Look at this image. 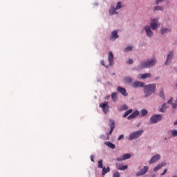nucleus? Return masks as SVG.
Here are the masks:
<instances>
[{"mask_svg": "<svg viewBox=\"0 0 177 177\" xmlns=\"http://www.w3.org/2000/svg\"><path fill=\"white\" fill-rule=\"evenodd\" d=\"M145 30L147 37L151 38V37H153V31H151V28H150V26H145Z\"/></svg>", "mask_w": 177, "mask_h": 177, "instance_id": "obj_10", "label": "nucleus"}, {"mask_svg": "<svg viewBox=\"0 0 177 177\" xmlns=\"http://www.w3.org/2000/svg\"><path fill=\"white\" fill-rule=\"evenodd\" d=\"M111 98H112V100H113V102H117V99H118V97H117V93H113L111 94Z\"/></svg>", "mask_w": 177, "mask_h": 177, "instance_id": "obj_28", "label": "nucleus"}, {"mask_svg": "<svg viewBox=\"0 0 177 177\" xmlns=\"http://www.w3.org/2000/svg\"><path fill=\"white\" fill-rule=\"evenodd\" d=\"M162 118L160 116V115H155L150 118V122L151 124H157L158 121H161Z\"/></svg>", "mask_w": 177, "mask_h": 177, "instance_id": "obj_3", "label": "nucleus"}, {"mask_svg": "<svg viewBox=\"0 0 177 177\" xmlns=\"http://www.w3.org/2000/svg\"><path fill=\"white\" fill-rule=\"evenodd\" d=\"M100 107L102 109V111L105 114H107V113H109V102L100 104Z\"/></svg>", "mask_w": 177, "mask_h": 177, "instance_id": "obj_4", "label": "nucleus"}, {"mask_svg": "<svg viewBox=\"0 0 177 177\" xmlns=\"http://www.w3.org/2000/svg\"><path fill=\"white\" fill-rule=\"evenodd\" d=\"M98 168H102L103 169V160H100L98 161Z\"/></svg>", "mask_w": 177, "mask_h": 177, "instance_id": "obj_33", "label": "nucleus"}, {"mask_svg": "<svg viewBox=\"0 0 177 177\" xmlns=\"http://www.w3.org/2000/svg\"><path fill=\"white\" fill-rule=\"evenodd\" d=\"M174 100V98L171 97L168 101L167 103L169 104H172V101Z\"/></svg>", "mask_w": 177, "mask_h": 177, "instance_id": "obj_40", "label": "nucleus"}, {"mask_svg": "<svg viewBox=\"0 0 177 177\" xmlns=\"http://www.w3.org/2000/svg\"><path fill=\"white\" fill-rule=\"evenodd\" d=\"M122 8V3L121 1L118 2L117 6H116V9L118 10V9H121Z\"/></svg>", "mask_w": 177, "mask_h": 177, "instance_id": "obj_32", "label": "nucleus"}, {"mask_svg": "<svg viewBox=\"0 0 177 177\" xmlns=\"http://www.w3.org/2000/svg\"><path fill=\"white\" fill-rule=\"evenodd\" d=\"M165 140H167V138H165Z\"/></svg>", "mask_w": 177, "mask_h": 177, "instance_id": "obj_51", "label": "nucleus"}, {"mask_svg": "<svg viewBox=\"0 0 177 177\" xmlns=\"http://www.w3.org/2000/svg\"><path fill=\"white\" fill-rule=\"evenodd\" d=\"M113 177H120V172L115 171V172L113 174Z\"/></svg>", "mask_w": 177, "mask_h": 177, "instance_id": "obj_37", "label": "nucleus"}, {"mask_svg": "<svg viewBox=\"0 0 177 177\" xmlns=\"http://www.w3.org/2000/svg\"><path fill=\"white\" fill-rule=\"evenodd\" d=\"M118 89H124V88L119 86L118 87Z\"/></svg>", "mask_w": 177, "mask_h": 177, "instance_id": "obj_50", "label": "nucleus"}, {"mask_svg": "<svg viewBox=\"0 0 177 177\" xmlns=\"http://www.w3.org/2000/svg\"><path fill=\"white\" fill-rule=\"evenodd\" d=\"M165 165H167V162H162L160 164L158 165L157 167L154 168L155 172L161 169L162 167H165Z\"/></svg>", "mask_w": 177, "mask_h": 177, "instance_id": "obj_16", "label": "nucleus"}, {"mask_svg": "<svg viewBox=\"0 0 177 177\" xmlns=\"http://www.w3.org/2000/svg\"><path fill=\"white\" fill-rule=\"evenodd\" d=\"M118 91L122 95H123V96H128V93H127L126 89H119Z\"/></svg>", "mask_w": 177, "mask_h": 177, "instance_id": "obj_25", "label": "nucleus"}, {"mask_svg": "<svg viewBox=\"0 0 177 177\" xmlns=\"http://www.w3.org/2000/svg\"><path fill=\"white\" fill-rule=\"evenodd\" d=\"M168 169H165L163 172L161 174L162 176H164V175H165V174H167Z\"/></svg>", "mask_w": 177, "mask_h": 177, "instance_id": "obj_44", "label": "nucleus"}, {"mask_svg": "<svg viewBox=\"0 0 177 177\" xmlns=\"http://www.w3.org/2000/svg\"><path fill=\"white\" fill-rule=\"evenodd\" d=\"M104 145H106V146H108V147H109L110 149H115V145L111 142H105Z\"/></svg>", "mask_w": 177, "mask_h": 177, "instance_id": "obj_19", "label": "nucleus"}, {"mask_svg": "<svg viewBox=\"0 0 177 177\" xmlns=\"http://www.w3.org/2000/svg\"><path fill=\"white\" fill-rule=\"evenodd\" d=\"M160 97H162L164 100H165V95H164V91H161L160 93Z\"/></svg>", "mask_w": 177, "mask_h": 177, "instance_id": "obj_36", "label": "nucleus"}, {"mask_svg": "<svg viewBox=\"0 0 177 177\" xmlns=\"http://www.w3.org/2000/svg\"><path fill=\"white\" fill-rule=\"evenodd\" d=\"M144 92H145V96L147 97V96H150V94L153 93V92H154V90L145 89Z\"/></svg>", "mask_w": 177, "mask_h": 177, "instance_id": "obj_18", "label": "nucleus"}, {"mask_svg": "<svg viewBox=\"0 0 177 177\" xmlns=\"http://www.w3.org/2000/svg\"><path fill=\"white\" fill-rule=\"evenodd\" d=\"M107 172H110V167H103L102 169V175H106V174H107Z\"/></svg>", "mask_w": 177, "mask_h": 177, "instance_id": "obj_21", "label": "nucleus"}, {"mask_svg": "<svg viewBox=\"0 0 177 177\" xmlns=\"http://www.w3.org/2000/svg\"><path fill=\"white\" fill-rule=\"evenodd\" d=\"M157 23H158V19H151V28L152 30H156L157 28V27H158V24Z\"/></svg>", "mask_w": 177, "mask_h": 177, "instance_id": "obj_6", "label": "nucleus"}, {"mask_svg": "<svg viewBox=\"0 0 177 177\" xmlns=\"http://www.w3.org/2000/svg\"><path fill=\"white\" fill-rule=\"evenodd\" d=\"M147 172H149V167L145 166L142 169L136 174V176H142V175H145Z\"/></svg>", "mask_w": 177, "mask_h": 177, "instance_id": "obj_5", "label": "nucleus"}, {"mask_svg": "<svg viewBox=\"0 0 177 177\" xmlns=\"http://www.w3.org/2000/svg\"><path fill=\"white\" fill-rule=\"evenodd\" d=\"M167 109V104H163L162 108L160 109V113H165Z\"/></svg>", "mask_w": 177, "mask_h": 177, "instance_id": "obj_30", "label": "nucleus"}, {"mask_svg": "<svg viewBox=\"0 0 177 177\" xmlns=\"http://www.w3.org/2000/svg\"><path fill=\"white\" fill-rule=\"evenodd\" d=\"M109 127L111 128V129L109 132V135H111V133H113V131H114L115 128V122H114L113 120H109Z\"/></svg>", "mask_w": 177, "mask_h": 177, "instance_id": "obj_7", "label": "nucleus"}, {"mask_svg": "<svg viewBox=\"0 0 177 177\" xmlns=\"http://www.w3.org/2000/svg\"><path fill=\"white\" fill-rule=\"evenodd\" d=\"M169 31H171V30H169L167 28H163L161 30V34H167V32H169Z\"/></svg>", "mask_w": 177, "mask_h": 177, "instance_id": "obj_27", "label": "nucleus"}, {"mask_svg": "<svg viewBox=\"0 0 177 177\" xmlns=\"http://www.w3.org/2000/svg\"><path fill=\"white\" fill-rule=\"evenodd\" d=\"M154 10H164V8H162L161 6H156L154 8Z\"/></svg>", "mask_w": 177, "mask_h": 177, "instance_id": "obj_35", "label": "nucleus"}, {"mask_svg": "<svg viewBox=\"0 0 177 177\" xmlns=\"http://www.w3.org/2000/svg\"><path fill=\"white\" fill-rule=\"evenodd\" d=\"M174 125H177V120L174 122Z\"/></svg>", "mask_w": 177, "mask_h": 177, "instance_id": "obj_49", "label": "nucleus"}, {"mask_svg": "<svg viewBox=\"0 0 177 177\" xmlns=\"http://www.w3.org/2000/svg\"><path fill=\"white\" fill-rule=\"evenodd\" d=\"M165 0H156V5H158L161 3L162 2H164Z\"/></svg>", "mask_w": 177, "mask_h": 177, "instance_id": "obj_41", "label": "nucleus"}, {"mask_svg": "<svg viewBox=\"0 0 177 177\" xmlns=\"http://www.w3.org/2000/svg\"><path fill=\"white\" fill-rule=\"evenodd\" d=\"M108 59L109 62V66H113V63H114V55L113 54V52H109Z\"/></svg>", "mask_w": 177, "mask_h": 177, "instance_id": "obj_11", "label": "nucleus"}, {"mask_svg": "<svg viewBox=\"0 0 177 177\" xmlns=\"http://www.w3.org/2000/svg\"><path fill=\"white\" fill-rule=\"evenodd\" d=\"M160 158L161 156H160V154H156L151 158L149 164H154V162H157V161H158V160H160Z\"/></svg>", "mask_w": 177, "mask_h": 177, "instance_id": "obj_9", "label": "nucleus"}, {"mask_svg": "<svg viewBox=\"0 0 177 177\" xmlns=\"http://www.w3.org/2000/svg\"><path fill=\"white\" fill-rule=\"evenodd\" d=\"M127 64H132V63H133V60L130 59L127 62Z\"/></svg>", "mask_w": 177, "mask_h": 177, "instance_id": "obj_43", "label": "nucleus"}, {"mask_svg": "<svg viewBox=\"0 0 177 177\" xmlns=\"http://www.w3.org/2000/svg\"><path fill=\"white\" fill-rule=\"evenodd\" d=\"M172 57H174V51L170 52L168 55L166 62H165V64H168L169 63L170 60H172Z\"/></svg>", "mask_w": 177, "mask_h": 177, "instance_id": "obj_14", "label": "nucleus"}, {"mask_svg": "<svg viewBox=\"0 0 177 177\" xmlns=\"http://www.w3.org/2000/svg\"><path fill=\"white\" fill-rule=\"evenodd\" d=\"M100 64H102V66H105L104 65V61H103V60H102L101 62H100Z\"/></svg>", "mask_w": 177, "mask_h": 177, "instance_id": "obj_48", "label": "nucleus"}, {"mask_svg": "<svg viewBox=\"0 0 177 177\" xmlns=\"http://www.w3.org/2000/svg\"><path fill=\"white\" fill-rule=\"evenodd\" d=\"M115 10H117V8L115 7H111V8L109 10V13L111 15H115V13L117 14V12H115Z\"/></svg>", "mask_w": 177, "mask_h": 177, "instance_id": "obj_22", "label": "nucleus"}, {"mask_svg": "<svg viewBox=\"0 0 177 177\" xmlns=\"http://www.w3.org/2000/svg\"><path fill=\"white\" fill-rule=\"evenodd\" d=\"M139 115V111H135L130 115L128 116V120H132V118H136Z\"/></svg>", "mask_w": 177, "mask_h": 177, "instance_id": "obj_13", "label": "nucleus"}, {"mask_svg": "<svg viewBox=\"0 0 177 177\" xmlns=\"http://www.w3.org/2000/svg\"><path fill=\"white\" fill-rule=\"evenodd\" d=\"M171 133L172 136H174V138L176 137V136H177V130H172L171 131Z\"/></svg>", "mask_w": 177, "mask_h": 177, "instance_id": "obj_34", "label": "nucleus"}, {"mask_svg": "<svg viewBox=\"0 0 177 177\" xmlns=\"http://www.w3.org/2000/svg\"><path fill=\"white\" fill-rule=\"evenodd\" d=\"M143 133V130H139L135 132H133L130 134L129 140H133V139H138V138H140L142 134Z\"/></svg>", "mask_w": 177, "mask_h": 177, "instance_id": "obj_2", "label": "nucleus"}, {"mask_svg": "<svg viewBox=\"0 0 177 177\" xmlns=\"http://www.w3.org/2000/svg\"><path fill=\"white\" fill-rule=\"evenodd\" d=\"M116 161H124L123 156H121L120 158H117Z\"/></svg>", "mask_w": 177, "mask_h": 177, "instance_id": "obj_39", "label": "nucleus"}, {"mask_svg": "<svg viewBox=\"0 0 177 177\" xmlns=\"http://www.w3.org/2000/svg\"><path fill=\"white\" fill-rule=\"evenodd\" d=\"M122 110H128V106L127 105H123L122 106Z\"/></svg>", "mask_w": 177, "mask_h": 177, "instance_id": "obj_46", "label": "nucleus"}, {"mask_svg": "<svg viewBox=\"0 0 177 177\" xmlns=\"http://www.w3.org/2000/svg\"><path fill=\"white\" fill-rule=\"evenodd\" d=\"M122 139H124V135H120V136H119V138H118V140H122Z\"/></svg>", "mask_w": 177, "mask_h": 177, "instance_id": "obj_47", "label": "nucleus"}, {"mask_svg": "<svg viewBox=\"0 0 177 177\" xmlns=\"http://www.w3.org/2000/svg\"><path fill=\"white\" fill-rule=\"evenodd\" d=\"M177 107V102L172 104V109H176Z\"/></svg>", "mask_w": 177, "mask_h": 177, "instance_id": "obj_45", "label": "nucleus"}, {"mask_svg": "<svg viewBox=\"0 0 177 177\" xmlns=\"http://www.w3.org/2000/svg\"><path fill=\"white\" fill-rule=\"evenodd\" d=\"M124 82H125V84H132V78H131L130 77H126L123 79Z\"/></svg>", "mask_w": 177, "mask_h": 177, "instance_id": "obj_20", "label": "nucleus"}, {"mask_svg": "<svg viewBox=\"0 0 177 177\" xmlns=\"http://www.w3.org/2000/svg\"><path fill=\"white\" fill-rule=\"evenodd\" d=\"M90 158H91L92 162H95V159H94V158H95V156L91 155V157H90Z\"/></svg>", "mask_w": 177, "mask_h": 177, "instance_id": "obj_42", "label": "nucleus"}, {"mask_svg": "<svg viewBox=\"0 0 177 177\" xmlns=\"http://www.w3.org/2000/svg\"><path fill=\"white\" fill-rule=\"evenodd\" d=\"M124 160H128L129 158H131V154L125 153L122 156Z\"/></svg>", "mask_w": 177, "mask_h": 177, "instance_id": "obj_31", "label": "nucleus"}, {"mask_svg": "<svg viewBox=\"0 0 177 177\" xmlns=\"http://www.w3.org/2000/svg\"><path fill=\"white\" fill-rule=\"evenodd\" d=\"M145 89H156V84H151L146 86Z\"/></svg>", "mask_w": 177, "mask_h": 177, "instance_id": "obj_23", "label": "nucleus"}, {"mask_svg": "<svg viewBox=\"0 0 177 177\" xmlns=\"http://www.w3.org/2000/svg\"><path fill=\"white\" fill-rule=\"evenodd\" d=\"M156 64V60L152 59L149 61L142 62L140 64V68H147L149 67H153Z\"/></svg>", "mask_w": 177, "mask_h": 177, "instance_id": "obj_1", "label": "nucleus"}, {"mask_svg": "<svg viewBox=\"0 0 177 177\" xmlns=\"http://www.w3.org/2000/svg\"><path fill=\"white\" fill-rule=\"evenodd\" d=\"M100 138V139H102V140H109V139H110V137L108 136V134L106 136L101 135Z\"/></svg>", "mask_w": 177, "mask_h": 177, "instance_id": "obj_26", "label": "nucleus"}, {"mask_svg": "<svg viewBox=\"0 0 177 177\" xmlns=\"http://www.w3.org/2000/svg\"><path fill=\"white\" fill-rule=\"evenodd\" d=\"M131 50H132V46H129L125 48L126 52H129Z\"/></svg>", "mask_w": 177, "mask_h": 177, "instance_id": "obj_38", "label": "nucleus"}, {"mask_svg": "<svg viewBox=\"0 0 177 177\" xmlns=\"http://www.w3.org/2000/svg\"><path fill=\"white\" fill-rule=\"evenodd\" d=\"M117 169L120 171H125V169H128V165H123L120 163H116Z\"/></svg>", "mask_w": 177, "mask_h": 177, "instance_id": "obj_12", "label": "nucleus"}, {"mask_svg": "<svg viewBox=\"0 0 177 177\" xmlns=\"http://www.w3.org/2000/svg\"><path fill=\"white\" fill-rule=\"evenodd\" d=\"M133 88H145V83L136 81L132 84Z\"/></svg>", "mask_w": 177, "mask_h": 177, "instance_id": "obj_8", "label": "nucleus"}, {"mask_svg": "<svg viewBox=\"0 0 177 177\" xmlns=\"http://www.w3.org/2000/svg\"><path fill=\"white\" fill-rule=\"evenodd\" d=\"M140 76L142 78V80H146V78H150V77H151V74L150 73L140 74Z\"/></svg>", "mask_w": 177, "mask_h": 177, "instance_id": "obj_17", "label": "nucleus"}, {"mask_svg": "<svg viewBox=\"0 0 177 177\" xmlns=\"http://www.w3.org/2000/svg\"><path fill=\"white\" fill-rule=\"evenodd\" d=\"M133 110L132 109H129L127 110L124 114L123 115V118H125L126 117H128V115H129V114H131V113H132Z\"/></svg>", "mask_w": 177, "mask_h": 177, "instance_id": "obj_24", "label": "nucleus"}, {"mask_svg": "<svg viewBox=\"0 0 177 177\" xmlns=\"http://www.w3.org/2000/svg\"><path fill=\"white\" fill-rule=\"evenodd\" d=\"M147 110L146 109H142L140 111V114L142 115V117H145V115H147Z\"/></svg>", "mask_w": 177, "mask_h": 177, "instance_id": "obj_29", "label": "nucleus"}, {"mask_svg": "<svg viewBox=\"0 0 177 177\" xmlns=\"http://www.w3.org/2000/svg\"><path fill=\"white\" fill-rule=\"evenodd\" d=\"M118 38V32L117 30H114L111 33L110 39H117Z\"/></svg>", "mask_w": 177, "mask_h": 177, "instance_id": "obj_15", "label": "nucleus"}]
</instances>
